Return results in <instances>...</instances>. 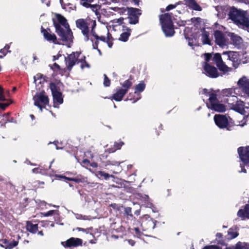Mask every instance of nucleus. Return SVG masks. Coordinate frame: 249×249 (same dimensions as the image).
Segmentation results:
<instances>
[{"label":"nucleus","instance_id":"f257e3e1","mask_svg":"<svg viewBox=\"0 0 249 249\" xmlns=\"http://www.w3.org/2000/svg\"><path fill=\"white\" fill-rule=\"evenodd\" d=\"M55 32L65 44L70 47L73 43V36L67 19L60 14H55V18L53 19Z\"/></svg>","mask_w":249,"mask_h":249},{"label":"nucleus","instance_id":"f03ea898","mask_svg":"<svg viewBox=\"0 0 249 249\" xmlns=\"http://www.w3.org/2000/svg\"><path fill=\"white\" fill-rule=\"evenodd\" d=\"M160 22L163 32L166 36H172L175 31L171 16L169 14H165L160 17Z\"/></svg>","mask_w":249,"mask_h":249},{"label":"nucleus","instance_id":"7ed1b4c3","mask_svg":"<svg viewBox=\"0 0 249 249\" xmlns=\"http://www.w3.org/2000/svg\"><path fill=\"white\" fill-rule=\"evenodd\" d=\"M93 20L90 18H79L75 21L76 27L81 31L86 41L91 39L90 38L91 34L90 32H89V26L91 24V27L92 26L91 21Z\"/></svg>","mask_w":249,"mask_h":249},{"label":"nucleus","instance_id":"20e7f679","mask_svg":"<svg viewBox=\"0 0 249 249\" xmlns=\"http://www.w3.org/2000/svg\"><path fill=\"white\" fill-rule=\"evenodd\" d=\"M34 105L37 107L42 111V108L49 104V98L44 90L37 92L33 96Z\"/></svg>","mask_w":249,"mask_h":249},{"label":"nucleus","instance_id":"39448f33","mask_svg":"<svg viewBox=\"0 0 249 249\" xmlns=\"http://www.w3.org/2000/svg\"><path fill=\"white\" fill-rule=\"evenodd\" d=\"M211 57L212 55L210 53H205L204 54V58L206 62L204 63L203 67L207 75L212 78H216L219 75L217 69L214 67L207 63L210 61Z\"/></svg>","mask_w":249,"mask_h":249},{"label":"nucleus","instance_id":"423d86ee","mask_svg":"<svg viewBox=\"0 0 249 249\" xmlns=\"http://www.w3.org/2000/svg\"><path fill=\"white\" fill-rule=\"evenodd\" d=\"M209 100V102L207 104L208 108L217 112H224L226 110L225 106L217 101L215 94H210Z\"/></svg>","mask_w":249,"mask_h":249},{"label":"nucleus","instance_id":"0eeeda50","mask_svg":"<svg viewBox=\"0 0 249 249\" xmlns=\"http://www.w3.org/2000/svg\"><path fill=\"white\" fill-rule=\"evenodd\" d=\"M132 82L129 80L125 81L122 84L123 89H119L113 95L112 99L116 101H120L122 100L124 96L126 94L128 89L132 86Z\"/></svg>","mask_w":249,"mask_h":249},{"label":"nucleus","instance_id":"6e6552de","mask_svg":"<svg viewBox=\"0 0 249 249\" xmlns=\"http://www.w3.org/2000/svg\"><path fill=\"white\" fill-rule=\"evenodd\" d=\"M50 88L53 98L54 107H58L59 105L62 104L63 102L62 94L57 90L55 84L51 83L50 84Z\"/></svg>","mask_w":249,"mask_h":249},{"label":"nucleus","instance_id":"1a4fd4ad","mask_svg":"<svg viewBox=\"0 0 249 249\" xmlns=\"http://www.w3.org/2000/svg\"><path fill=\"white\" fill-rule=\"evenodd\" d=\"M201 36V41L204 45H211L212 36L209 32L204 29L200 30L194 36L195 40H196L197 36Z\"/></svg>","mask_w":249,"mask_h":249},{"label":"nucleus","instance_id":"9d476101","mask_svg":"<svg viewBox=\"0 0 249 249\" xmlns=\"http://www.w3.org/2000/svg\"><path fill=\"white\" fill-rule=\"evenodd\" d=\"M238 26L249 29V17L246 11H242L234 21Z\"/></svg>","mask_w":249,"mask_h":249},{"label":"nucleus","instance_id":"9b49d317","mask_svg":"<svg viewBox=\"0 0 249 249\" xmlns=\"http://www.w3.org/2000/svg\"><path fill=\"white\" fill-rule=\"evenodd\" d=\"M223 55L227 57V59L232 63V65L236 68L240 64V58L239 54L235 52L229 51L223 53Z\"/></svg>","mask_w":249,"mask_h":249},{"label":"nucleus","instance_id":"f8f14e48","mask_svg":"<svg viewBox=\"0 0 249 249\" xmlns=\"http://www.w3.org/2000/svg\"><path fill=\"white\" fill-rule=\"evenodd\" d=\"M80 55V53L76 52L72 53L65 58L66 66L69 71H71L72 67L78 62Z\"/></svg>","mask_w":249,"mask_h":249},{"label":"nucleus","instance_id":"ddd939ff","mask_svg":"<svg viewBox=\"0 0 249 249\" xmlns=\"http://www.w3.org/2000/svg\"><path fill=\"white\" fill-rule=\"evenodd\" d=\"M213 61L220 71L227 72L231 71V69L228 67L223 61L220 53H215L213 57Z\"/></svg>","mask_w":249,"mask_h":249},{"label":"nucleus","instance_id":"4468645a","mask_svg":"<svg viewBox=\"0 0 249 249\" xmlns=\"http://www.w3.org/2000/svg\"><path fill=\"white\" fill-rule=\"evenodd\" d=\"M239 88L249 97V79L245 76L241 77L237 82Z\"/></svg>","mask_w":249,"mask_h":249},{"label":"nucleus","instance_id":"2eb2a0df","mask_svg":"<svg viewBox=\"0 0 249 249\" xmlns=\"http://www.w3.org/2000/svg\"><path fill=\"white\" fill-rule=\"evenodd\" d=\"M214 121L216 124L220 128H227L229 122L227 117L224 115L216 114L214 116Z\"/></svg>","mask_w":249,"mask_h":249},{"label":"nucleus","instance_id":"dca6fc26","mask_svg":"<svg viewBox=\"0 0 249 249\" xmlns=\"http://www.w3.org/2000/svg\"><path fill=\"white\" fill-rule=\"evenodd\" d=\"M240 160L245 164L249 163V146L240 147L238 149Z\"/></svg>","mask_w":249,"mask_h":249},{"label":"nucleus","instance_id":"f3484780","mask_svg":"<svg viewBox=\"0 0 249 249\" xmlns=\"http://www.w3.org/2000/svg\"><path fill=\"white\" fill-rule=\"evenodd\" d=\"M41 33L43 34L44 38L47 41L53 42L55 44H60L56 35L54 33H52L50 30H47L42 28Z\"/></svg>","mask_w":249,"mask_h":249},{"label":"nucleus","instance_id":"a211bd4d","mask_svg":"<svg viewBox=\"0 0 249 249\" xmlns=\"http://www.w3.org/2000/svg\"><path fill=\"white\" fill-rule=\"evenodd\" d=\"M214 37L216 43L219 46L223 48L228 45V40L221 32L216 31L214 33Z\"/></svg>","mask_w":249,"mask_h":249},{"label":"nucleus","instance_id":"6ab92c4d","mask_svg":"<svg viewBox=\"0 0 249 249\" xmlns=\"http://www.w3.org/2000/svg\"><path fill=\"white\" fill-rule=\"evenodd\" d=\"M239 89V87L225 89L222 90V94L223 96L232 97L237 99L236 95L238 94Z\"/></svg>","mask_w":249,"mask_h":249},{"label":"nucleus","instance_id":"aec40b11","mask_svg":"<svg viewBox=\"0 0 249 249\" xmlns=\"http://www.w3.org/2000/svg\"><path fill=\"white\" fill-rule=\"evenodd\" d=\"M61 244L64 247H77L82 245V240L79 238L72 237L65 242H62Z\"/></svg>","mask_w":249,"mask_h":249},{"label":"nucleus","instance_id":"412c9836","mask_svg":"<svg viewBox=\"0 0 249 249\" xmlns=\"http://www.w3.org/2000/svg\"><path fill=\"white\" fill-rule=\"evenodd\" d=\"M18 244L16 241H8L6 239H3L0 241V245L5 249H11L16 247Z\"/></svg>","mask_w":249,"mask_h":249},{"label":"nucleus","instance_id":"4be33fe9","mask_svg":"<svg viewBox=\"0 0 249 249\" xmlns=\"http://www.w3.org/2000/svg\"><path fill=\"white\" fill-rule=\"evenodd\" d=\"M34 83L37 89H40L45 83V80L40 74H37L34 77Z\"/></svg>","mask_w":249,"mask_h":249},{"label":"nucleus","instance_id":"5701e85b","mask_svg":"<svg viewBox=\"0 0 249 249\" xmlns=\"http://www.w3.org/2000/svg\"><path fill=\"white\" fill-rule=\"evenodd\" d=\"M92 22V26L91 27V31H90V34L91 36L94 37L97 40L100 39L102 41H103L104 42H106L107 40V37L105 36H100L99 37L96 34L95 31L94 30V29L96 25V22L95 20L91 21Z\"/></svg>","mask_w":249,"mask_h":249},{"label":"nucleus","instance_id":"b1692460","mask_svg":"<svg viewBox=\"0 0 249 249\" xmlns=\"http://www.w3.org/2000/svg\"><path fill=\"white\" fill-rule=\"evenodd\" d=\"M242 11L235 8H231L229 13L230 18L234 22Z\"/></svg>","mask_w":249,"mask_h":249},{"label":"nucleus","instance_id":"393cba45","mask_svg":"<svg viewBox=\"0 0 249 249\" xmlns=\"http://www.w3.org/2000/svg\"><path fill=\"white\" fill-rule=\"evenodd\" d=\"M6 99L4 95L3 89L0 86V101H5ZM10 103H0V108L3 110H4L7 107Z\"/></svg>","mask_w":249,"mask_h":249},{"label":"nucleus","instance_id":"a878e982","mask_svg":"<svg viewBox=\"0 0 249 249\" xmlns=\"http://www.w3.org/2000/svg\"><path fill=\"white\" fill-rule=\"evenodd\" d=\"M249 244L245 242H238L234 246L226 248V249H249Z\"/></svg>","mask_w":249,"mask_h":249},{"label":"nucleus","instance_id":"bb28decb","mask_svg":"<svg viewBox=\"0 0 249 249\" xmlns=\"http://www.w3.org/2000/svg\"><path fill=\"white\" fill-rule=\"evenodd\" d=\"M185 3L191 8L197 10L201 11V8L200 6L195 1V0H185Z\"/></svg>","mask_w":249,"mask_h":249},{"label":"nucleus","instance_id":"cd10ccee","mask_svg":"<svg viewBox=\"0 0 249 249\" xmlns=\"http://www.w3.org/2000/svg\"><path fill=\"white\" fill-rule=\"evenodd\" d=\"M244 103L242 101H236L235 105H233L232 108L239 112H241L244 109Z\"/></svg>","mask_w":249,"mask_h":249},{"label":"nucleus","instance_id":"c85d7f7f","mask_svg":"<svg viewBox=\"0 0 249 249\" xmlns=\"http://www.w3.org/2000/svg\"><path fill=\"white\" fill-rule=\"evenodd\" d=\"M237 216L244 220L246 218H248V213H247V205L244 209H240L237 213Z\"/></svg>","mask_w":249,"mask_h":249},{"label":"nucleus","instance_id":"c756f323","mask_svg":"<svg viewBox=\"0 0 249 249\" xmlns=\"http://www.w3.org/2000/svg\"><path fill=\"white\" fill-rule=\"evenodd\" d=\"M130 32L131 30L128 28H126V31L121 34L119 40L124 42L126 41L130 36Z\"/></svg>","mask_w":249,"mask_h":249},{"label":"nucleus","instance_id":"7c9ffc66","mask_svg":"<svg viewBox=\"0 0 249 249\" xmlns=\"http://www.w3.org/2000/svg\"><path fill=\"white\" fill-rule=\"evenodd\" d=\"M78 63H80V68L82 69H83L85 68H89L90 65L86 61V57L84 56H82L78 58Z\"/></svg>","mask_w":249,"mask_h":249},{"label":"nucleus","instance_id":"2f4dec72","mask_svg":"<svg viewBox=\"0 0 249 249\" xmlns=\"http://www.w3.org/2000/svg\"><path fill=\"white\" fill-rule=\"evenodd\" d=\"M229 35L231 37L232 43L234 44L238 45L241 43L242 39L240 36L233 33H230Z\"/></svg>","mask_w":249,"mask_h":249},{"label":"nucleus","instance_id":"473e14b6","mask_svg":"<svg viewBox=\"0 0 249 249\" xmlns=\"http://www.w3.org/2000/svg\"><path fill=\"white\" fill-rule=\"evenodd\" d=\"M27 230L31 232L35 233L37 231V225L33 224L30 222L27 223Z\"/></svg>","mask_w":249,"mask_h":249},{"label":"nucleus","instance_id":"72a5a7b5","mask_svg":"<svg viewBox=\"0 0 249 249\" xmlns=\"http://www.w3.org/2000/svg\"><path fill=\"white\" fill-rule=\"evenodd\" d=\"M145 88V84L143 82H141L139 84L136 85L135 87V93L137 92H141Z\"/></svg>","mask_w":249,"mask_h":249},{"label":"nucleus","instance_id":"f704fd0d","mask_svg":"<svg viewBox=\"0 0 249 249\" xmlns=\"http://www.w3.org/2000/svg\"><path fill=\"white\" fill-rule=\"evenodd\" d=\"M128 12L131 15L135 16H138L141 14V10L135 8H129Z\"/></svg>","mask_w":249,"mask_h":249},{"label":"nucleus","instance_id":"c9c22d12","mask_svg":"<svg viewBox=\"0 0 249 249\" xmlns=\"http://www.w3.org/2000/svg\"><path fill=\"white\" fill-rule=\"evenodd\" d=\"M62 7L66 11L70 12L72 10H75V6L69 3L68 4H62Z\"/></svg>","mask_w":249,"mask_h":249},{"label":"nucleus","instance_id":"e433bc0d","mask_svg":"<svg viewBox=\"0 0 249 249\" xmlns=\"http://www.w3.org/2000/svg\"><path fill=\"white\" fill-rule=\"evenodd\" d=\"M228 235L229 239H233L238 236V233L236 231H233L232 229H230L228 231Z\"/></svg>","mask_w":249,"mask_h":249},{"label":"nucleus","instance_id":"4c0bfd02","mask_svg":"<svg viewBox=\"0 0 249 249\" xmlns=\"http://www.w3.org/2000/svg\"><path fill=\"white\" fill-rule=\"evenodd\" d=\"M124 18H120L118 19H115L110 21L111 23H112V26H115L117 25H120L123 23Z\"/></svg>","mask_w":249,"mask_h":249},{"label":"nucleus","instance_id":"58836bf2","mask_svg":"<svg viewBox=\"0 0 249 249\" xmlns=\"http://www.w3.org/2000/svg\"><path fill=\"white\" fill-rule=\"evenodd\" d=\"M80 3L81 5L84 6L88 8L90 6V3H91L93 1V0H80Z\"/></svg>","mask_w":249,"mask_h":249},{"label":"nucleus","instance_id":"ea45409f","mask_svg":"<svg viewBox=\"0 0 249 249\" xmlns=\"http://www.w3.org/2000/svg\"><path fill=\"white\" fill-rule=\"evenodd\" d=\"M97 176L103 177L105 179L107 180L110 177V175L103 171H98L97 172Z\"/></svg>","mask_w":249,"mask_h":249},{"label":"nucleus","instance_id":"a19ab883","mask_svg":"<svg viewBox=\"0 0 249 249\" xmlns=\"http://www.w3.org/2000/svg\"><path fill=\"white\" fill-rule=\"evenodd\" d=\"M106 42L107 43L109 48L112 47L113 45L112 38L111 35H110L109 33H107V40Z\"/></svg>","mask_w":249,"mask_h":249},{"label":"nucleus","instance_id":"79ce46f5","mask_svg":"<svg viewBox=\"0 0 249 249\" xmlns=\"http://www.w3.org/2000/svg\"><path fill=\"white\" fill-rule=\"evenodd\" d=\"M10 47L9 45H6L4 48L1 49L0 50V53H2L3 55H0V58H2L4 56H5L6 54V52L8 51V50L9 49Z\"/></svg>","mask_w":249,"mask_h":249},{"label":"nucleus","instance_id":"37998d69","mask_svg":"<svg viewBox=\"0 0 249 249\" xmlns=\"http://www.w3.org/2000/svg\"><path fill=\"white\" fill-rule=\"evenodd\" d=\"M124 142H119L118 143H115L114 144L115 148L114 150H112L111 152H113L117 149H120L122 145H124Z\"/></svg>","mask_w":249,"mask_h":249},{"label":"nucleus","instance_id":"c03bdc74","mask_svg":"<svg viewBox=\"0 0 249 249\" xmlns=\"http://www.w3.org/2000/svg\"><path fill=\"white\" fill-rule=\"evenodd\" d=\"M104 85L105 87H108L110 85V80L107 78L106 74L104 75Z\"/></svg>","mask_w":249,"mask_h":249},{"label":"nucleus","instance_id":"a18cd8bd","mask_svg":"<svg viewBox=\"0 0 249 249\" xmlns=\"http://www.w3.org/2000/svg\"><path fill=\"white\" fill-rule=\"evenodd\" d=\"M55 212H57V211H55V210H51L50 211H48L46 213H42V214L43 215V216H50V215H53V213H54Z\"/></svg>","mask_w":249,"mask_h":249},{"label":"nucleus","instance_id":"49530a36","mask_svg":"<svg viewBox=\"0 0 249 249\" xmlns=\"http://www.w3.org/2000/svg\"><path fill=\"white\" fill-rule=\"evenodd\" d=\"M202 93L206 95L207 96H209V97L210 94H214L213 93H211L210 91L206 89H204L202 90Z\"/></svg>","mask_w":249,"mask_h":249},{"label":"nucleus","instance_id":"de8ad7c7","mask_svg":"<svg viewBox=\"0 0 249 249\" xmlns=\"http://www.w3.org/2000/svg\"><path fill=\"white\" fill-rule=\"evenodd\" d=\"M203 249H219V248L216 245H210L205 247Z\"/></svg>","mask_w":249,"mask_h":249},{"label":"nucleus","instance_id":"09e8293b","mask_svg":"<svg viewBox=\"0 0 249 249\" xmlns=\"http://www.w3.org/2000/svg\"><path fill=\"white\" fill-rule=\"evenodd\" d=\"M76 218L78 219H84V220H89V218L88 216H83L80 214H77L76 216Z\"/></svg>","mask_w":249,"mask_h":249},{"label":"nucleus","instance_id":"8fccbe9b","mask_svg":"<svg viewBox=\"0 0 249 249\" xmlns=\"http://www.w3.org/2000/svg\"><path fill=\"white\" fill-rule=\"evenodd\" d=\"M134 231H135V234L138 237H139L141 235V231L139 229L137 228H134Z\"/></svg>","mask_w":249,"mask_h":249},{"label":"nucleus","instance_id":"3c124183","mask_svg":"<svg viewBox=\"0 0 249 249\" xmlns=\"http://www.w3.org/2000/svg\"><path fill=\"white\" fill-rule=\"evenodd\" d=\"M76 230H78V231H82L85 232L86 233H88L89 232V229H83V228H77L76 229Z\"/></svg>","mask_w":249,"mask_h":249},{"label":"nucleus","instance_id":"603ef678","mask_svg":"<svg viewBox=\"0 0 249 249\" xmlns=\"http://www.w3.org/2000/svg\"><path fill=\"white\" fill-rule=\"evenodd\" d=\"M176 5H172V4H170V5H169L167 7H166V10L167 11H169L172 9H174L176 7Z\"/></svg>","mask_w":249,"mask_h":249},{"label":"nucleus","instance_id":"864d4df0","mask_svg":"<svg viewBox=\"0 0 249 249\" xmlns=\"http://www.w3.org/2000/svg\"><path fill=\"white\" fill-rule=\"evenodd\" d=\"M194 43L195 42L193 39H191L190 38H188V45L189 46H193L194 45Z\"/></svg>","mask_w":249,"mask_h":249},{"label":"nucleus","instance_id":"5fc2aeb1","mask_svg":"<svg viewBox=\"0 0 249 249\" xmlns=\"http://www.w3.org/2000/svg\"><path fill=\"white\" fill-rule=\"evenodd\" d=\"M97 5H91L90 4V6H89V7L93 10V11H95L97 10Z\"/></svg>","mask_w":249,"mask_h":249},{"label":"nucleus","instance_id":"6e6d98bb","mask_svg":"<svg viewBox=\"0 0 249 249\" xmlns=\"http://www.w3.org/2000/svg\"><path fill=\"white\" fill-rule=\"evenodd\" d=\"M240 167L241 168V171H239L240 173L243 172L246 173V170L244 168V166L242 165V164H240Z\"/></svg>","mask_w":249,"mask_h":249},{"label":"nucleus","instance_id":"4d7b16f0","mask_svg":"<svg viewBox=\"0 0 249 249\" xmlns=\"http://www.w3.org/2000/svg\"><path fill=\"white\" fill-rule=\"evenodd\" d=\"M59 68H60L58 64H57L56 63H54L52 66V69H59Z\"/></svg>","mask_w":249,"mask_h":249},{"label":"nucleus","instance_id":"13d9d810","mask_svg":"<svg viewBox=\"0 0 249 249\" xmlns=\"http://www.w3.org/2000/svg\"><path fill=\"white\" fill-rule=\"evenodd\" d=\"M110 164L113 165L119 166L120 162L118 161H112Z\"/></svg>","mask_w":249,"mask_h":249},{"label":"nucleus","instance_id":"bf43d9fd","mask_svg":"<svg viewBox=\"0 0 249 249\" xmlns=\"http://www.w3.org/2000/svg\"><path fill=\"white\" fill-rule=\"evenodd\" d=\"M42 3H45L47 6H49L50 1L49 0H41Z\"/></svg>","mask_w":249,"mask_h":249},{"label":"nucleus","instance_id":"052dcab7","mask_svg":"<svg viewBox=\"0 0 249 249\" xmlns=\"http://www.w3.org/2000/svg\"><path fill=\"white\" fill-rule=\"evenodd\" d=\"M60 56H61V55H60V54H58L57 55H54V56H53V61H55V60H56V59H58V58H59Z\"/></svg>","mask_w":249,"mask_h":249},{"label":"nucleus","instance_id":"680f3d73","mask_svg":"<svg viewBox=\"0 0 249 249\" xmlns=\"http://www.w3.org/2000/svg\"><path fill=\"white\" fill-rule=\"evenodd\" d=\"M185 21L181 20L178 22V24L179 26H184L185 25Z\"/></svg>","mask_w":249,"mask_h":249},{"label":"nucleus","instance_id":"e2e57ef3","mask_svg":"<svg viewBox=\"0 0 249 249\" xmlns=\"http://www.w3.org/2000/svg\"><path fill=\"white\" fill-rule=\"evenodd\" d=\"M128 242L131 246H133L135 244V242L131 239L128 240Z\"/></svg>","mask_w":249,"mask_h":249},{"label":"nucleus","instance_id":"0e129e2a","mask_svg":"<svg viewBox=\"0 0 249 249\" xmlns=\"http://www.w3.org/2000/svg\"><path fill=\"white\" fill-rule=\"evenodd\" d=\"M89 160H86V159L84 160H83V161H82V163H83L84 164H85V165H86V164H89Z\"/></svg>","mask_w":249,"mask_h":249},{"label":"nucleus","instance_id":"69168bd1","mask_svg":"<svg viewBox=\"0 0 249 249\" xmlns=\"http://www.w3.org/2000/svg\"><path fill=\"white\" fill-rule=\"evenodd\" d=\"M138 22V19L137 18V19H135L134 21H130V23L131 24H136Z\"/></svg>","mask_w":249,"mask_h":249},{"label":"nucleus","instance_id":"338daca9","mask_svg":"<svg viewBox=\"0 0 249 249\" xmlns=\"http://www.w3.org/2000/svg\"><path fill=\"white\" fill-rule=\"evenodd\" d=\"M125 212L128 214L129 213H131V209L130 208H126Z\"/></svg>","mask_w":249,"mask_h":249},{"label":"nucleus","instance_id":"774afa93","mask_svg":"<svg viewBox=\"0 0 249 249\" xmlns=\"http://www.w3.org/2000/svg\"><path fill=\"white\" fill-rule=\"evenodd\" d=\"M71 181H74L75 182H78L80 181V180L79 179L72 178V179H71Z\"/></svg>","mask_w":249,"mask_h":249}]
</instances>
